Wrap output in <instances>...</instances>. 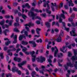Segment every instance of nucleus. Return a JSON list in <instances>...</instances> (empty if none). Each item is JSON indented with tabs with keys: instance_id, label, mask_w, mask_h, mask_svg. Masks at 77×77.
Here are the masks:
<instances>
[{
	"instance_id": "nucleus-1",
	"label": "nucleus",
	"mask_w": 77,
	"mask_h": 77,
	"mask_svg": "<svg viewBox=\"0 0 77 77\" xmlns=\"http://www.w3.org/2000/svg\"><path fill=\"white\" fill-rule=\"evenodd\" d=\"M37 15V14H35L33 12H32L31 13V16L32 17V20H35V19H38L40 20H41V18L39 16H36L35 17V16Z\"/></svg>"
},
{
	"instance_id": "nucleus-2",
	"label": "nucleus",
	"mask_w": 77,
	"mask_h": 77,
	"mask_svg": "<svg viewBox=\"0 0 77 77\" xmlns=\"http://www.w3.org/2000/svg\"><path fill=\"white\" fill-rule=\"evenodd\" d=\"M64 67L66 70H67L68 68V66H70L71 68L73 67V64L71 63V62H68L66 63V65H65L64 66Z\"/></svg>"
},
{
	"instance_id": "nucleus-3",
	"label": "nucleus",
	"mask_w": 77,
	"mask_h": 77,
	"mask_svg": "<svg viewBox=\"0 0 77 77\" xmlns=\"http://www.w3.org/2000/svg\"><path fill=\"white\" fill-rule=\"evenodd\" d=\"M30 53L32 57V60L33 62H34L35 61V58H36V55H34L35 53V51H30Z\"/></svg>"
},
{
	"instance_id": "nucleus-4",
	"label": "nucleus",
	"mask_w": 77,
	"mask_h": 77,
	"mask_svg": "<svg viewBox=\"0 0 77 77\" xmlns=\"http://www.w3.org/2000/svg\"><path fill=\"white\" fill-rule=\"evenodd\" d=\"M36 59L38 62H39L40 63H42L43 62H45V58L42 57V56H41L40 57V58H37Z\"/></svg>"
},
{
	"instance_id": "nucleus-5",
	"label": "nucleus",
	"mask_w": 77,
	"mask_h": 77,
	"mask_svg": "<svg viewBox=\"0 0 77 77\" xmlns=\"http://www.w3.org/2000/svg\"><path fill=\"white\" fill-rule=\"evenodd\" d=\"M73 52L74 56L72 57L71 59L72 60H77V52L75 50Z\"/></svg>"
},
{
	"instance_id": "nucleus-6",
	"label": "nucleus",
	"mask_w": 77,
	"mask_h": 77,
	"mask_svg": "<svg viewBox=\"0 0 77 77\" xmlns=\"http://www.w3.org/2000/svg\"><path fill=\"white\" fill-rule=\"evenodd\" d=\"M75 30H72L71 31H70V33L71 36H77V35H76L75 33Z\"/></svg>"
},
{
	"instance_id": "nucleus-7",
	"label": "nucleus",
	"mask_w": 77,
	"mask_h": 77,
	"mask_svg": "<svg viewBox=\"0 0 77 77\" xmlns=\"http://www.w3.org/2000/svg\"><path fill=\"white\" fill-rule=\"evenodd\" d=\"M24 38L25 39H26V36L24 34H23L22 35H20L19 39L20 41H22L23 39V38Z\"/></svg>"
},
{
	"instance_id": "nucleus-8",
	"label": "nucleus",
	"mask_w": 77,
	"mask_h": 77,
	"mask_svg": "<svg viewBox=\"0 0 77 77\" xmlns=\"http://www.w3.org/2000/svg\"><path fill=\"white\" fill-rule=\"evenodd\" d=\"M14 61H17L18 62H20L21 60V58H18L17 57H15L14 58Z\"/></svg>"
},
{
	"instance_id": "nucleus-9",
	"label": "nucleus",
	"mask_w": 77,
	"mask_h": 77,
	"mask_svg": "<svg viewBox=\"0 0 77 77\" xmlns=\"http://www.w3.org/2000/svg\"><path fill=\"white\" fill-rule=\"evenodd\" d=\"M29 44H32L33 45V47H36V46L37 45L36 44L35 42L34 41H29Z\"/></svg>"
},
{
	"instance_id": "nucleus-10",
	"label": "nucleus",
	"mask_w": 77,
	"mask_h": 77,
	"mask_svg": "<svg viewBox=\"0 0 77 77\" xmlns=\"http://www.w3.org/2000/svg\"><path fill=\"white\" fill-rule=\"evenodd\" d=\"M55 48L56 49V50L55 51V52L54 53V56L55 57H57V54L58 53V49L56 46L55 47Z\"/></svg>"
},
{
	"instance_id": "nucleus-11",
	"label": "nucleus",
	"mask_w": 77,
	"mask_h": 77,
	"mask_svg": "<svg viewBox=\"0 0 77 77\" xmlns=\"http://www.w3.org/2000/svg\"><path fill=\"white\" fill-rule=\"evenodd\" d=\"M13 21H14L13 20H10L9 22V20H7L6 21V23H9L8 24H9V25L11 26H12V23Z\"/></svg>"
},
{
	"instance_id": "nucleus-12",
	"label": "nucleus",
	"mask_w": 77,
	"mask_h": 77,
	"mask_svg": "<svg viewBox=\"0 0 77 77\" xmlns=\"http://www.w3.org/2000/svg\"><path fill=\"white\" fill-rule=\"evenodd\" d=\"M25 26H28L29 27H30V26H34V24L33 23H31L30 22L28 24H26L25 25Z\"/></svg>"
},
{
	"instance_id": "nucleus-13",
	"label": "nucleus",
	"mask_w": 77,
	"mask_h": 77,
	"mask_svg": "<svg viewBox=\"0 0 77 77\" xmlns=\"http://www.w3.org/2000/svg\"><path fill=\"white\" fill-rule=\"evenodd\" d=\"M47 5V6H48L47 8L50 9V5H49V4H48V3H44V4L43 5L44 7H45H45H46Z\"/></svg>"
},
{
	"instance_id": "nucleus-14",
	"label": "nucleus",
	"mask_w": 77,
	"mask_h": 77,
	"mask_svg": "<svg viewBox=\"0 0 77 77\" xmlns=\"http://www.w3.org/2000/svg\"><path fill=\"white\" fill-rule=\"evenodd\" d=\"M46 26L48 28H50V23L48 22H46L45 23Z\"/></svg>"
},
{
	"instance_id": "nucleus-15",
	"label": "nucleus",
	"mask_w": 77,
	"mask_h": 77,
	"mask_svg": "<svg viewBox=\"0 0 77 77\" xmlns=\"http://www.w3.org/2000/svg\"><path fill=\"white\" fill-rule=\"evenodd\" d=\"M48 62L49 63V65L51 66L52 67L53 66V64H51V63L52 62V61H51V59H48Z\"/></svg>"
},
{
	"instance_id": "nucleus-16",
	"label": "nucleus",
	"mask_w": 77,
	"mask_h": 77,
	"mask_svg": "<svg viewBox=\"0 0 77 77\" xmlns=\"http://www.w3.org/2000/svg\"><path fill=\"white\" fill-rule=\"evenodd\" d=\"M72 1H68V3L69 4V6H71V5L72 6H73L74 5L73 3H72Z\"/></svg>"
},
{
	"instance_id": "nucleus-17",
	"label": "nucleus",
	"mask_w": 77,
	"mask_h": 77,
	"mask_svg": "<svg viewBox=\"0 0 77 77\" xmlns=\"http://www.w3.org/2000/svg\"><path fill=\"white\" fill-rule=\"evenodd\" d=\"M36 33L38 35H39V31H41V29L37 28L36 29Z\"/></svg>"
},
{
	"instance_id": "nucleus-18",
	"label": "nucleus",
	"mask_w": 77,
	"mask_h": 77,
	"mask_svg": "<svg viewBox=\"0 0 77 77\" xmlns=\"http://www.w3.org/2000/svg\"><path fill=\"white\" fill-rule=\"evenodd\" d=\"M17 68L15 66H14V68H12V71L13 72H15L16 70L17 69Z\"/></svg>"
},
{
	"instance_id": "nucleus-19",
	"label": "nucleus",
	"mask_w": 77,
	"mask_h": 77,
	"mask_svg": "<svg viewBox=\"0 0 77 77\" xmlns=\"http://www.w3.org/2000/svg\"><path fill=\"white\" fill-rule=\"evenodd\" d=\"M16 72L18 73L19 75H21V71L20 70H18V68L16 70Z\"/></svg>"
},
{
	"instance_id": "nucleus-20",
	"label": "nucleus",
	"mask_w": 77,
	"mask_h": 77,
	"mask_svg": "<svg viewBox=\"0 0 77 77\" xmlns=\"http://www.w3.org/2000/svg\"><path fill=\"white\" fill-rule=\"evenodd\" d=\"M48 9H49L47 8L45 9L46 12L49 14H51V11H49Z\"/></svg>"
},
{
	"instance_id": "nucleus-21",
	"label": "nucleus",
	"mask_w": 77,
	"mask_h": 77,
	"mask_svg": "<svg viewBox=\"0 0 77 77\" xmlns=\"http://www.w3.org/2000/svg\"><path fill=\"white\" fill-rule=\"evenodd\" d=\"M21 44L23 45H27V44H28V42H24V41H22Z\"/></svg>"
},
{
	"instance_id": "nucleus-22",
	"label": "nucleus",
	"mask_w": 77,
	"mask_h": 77,
	"mask_svg": "<svg viewBox=\"0 0 77 77\" xmlns=\"http://www.w3.org/2000/svg\"><path fill=\"white\" fill-rule=\"evenodd\" d=\"M51 15V16H52L53 19H49V22H51V21L52 20H54V17H55V15Z\"/></svg>"
},
{
	"instance_id": "nucleus-23",
	"label": "nucleus",
	"mask_w": 77,
	"mask_h": 77,
	"mask_svg": "<svg viewBox=\"0 0 77 77\" xmlns=\"http://www.w3.org/2000/svg\"><path fill=\"white\" fill-rule=\"evenodd\" d=\"M61 41V38H60V36L59 35V37L57 39V42H60Z\"/></svg>"
},
{
	"instance_id": "nucleus-24",
	"label": "nucleus",
	"mask_w": 77,
	"mask_h": 77,
	"mask_svg": "<svg viewBox=\"0 0 77 77\" xmlns=\"http://www.w3.org/2000/svg\"><path fill=\"white\" fill-rule=\"evenodd\" d=\"M21 16L22 18H23L24 19V20H26V18H27V16L24 14H22Z\"/></svg>"
},
{
	"instance_id": "nucleus-25",
	"label": "nucleus",
	"mask_w": 77,
	"mask_h": 77,
	"mask_svg": "<svg viewBox=\"0 0 77 77\" xmlns=\"http://www.w3.org/2000/svg\"><path fill=\"white\" fill-rule=\"evenodd\" d=\"M25 6L29 9L30 8V6L29 5V4L28 3H26L25 4Z\"/></svg>"
},
{
	"instance_id": "nucleus-26",
	"label": "nucleus",
	"mask_w": 77,
	"mask_h": 77,
	"mask_svg": "<svg viewBox=\"0 0 77 77\" xmlns=\"http://www.w3.org/2000/svg\"><path fill=\"white\" fill-rule=\"evenodd\" d=\"M61 17L63 18V19H65V15L64 14H60V18Z\"/></svg>"
},
{
	"instance_id": "nucleus-27",
	"label": "nucleus",
	"mask_w": 77,
	"mask_h": 77,
	"mask_svg": "<svg viewBox=\"0 0 77 77\" xmlns=\"http://www.w3.org/2000/svg\"><path fill=\"white\" fill-rule=\"evenodd\" d=\"M65 47L63 46V49H62V48H60V51H62L63 53H64L65 52L63 51L65 50Z\"/></svg>"
},
{
	"instance_id": "nucleus-28",
	"label": "nucleus",
	"mask_w": 77,
	"mask_h": 77,
	"mask_svg": "<svg viewBox=\"0 0 77 77\" xmlns=\"http://www.w3.org/2000/svg\"><path fill=\"white\" fill-rule=\"evenodd\" d=\"M36 73V72L35 71H33L31 73V75H32V77H33L34 75H35Z\"/></svg>"
},
{
	"instance_id": "nucleus-29",
	"label": "nucleus",
	"mask_w": 77,
	"mask_h": 77,
	"mask_svg": "<svg viewBox=\"0 0 77 77\" xmlns=\"http://www.w3.org/2000/svg\"><path fill=\"white\" fill-rule=\"evenodd\" d=\"M75 64H74V66L75 68V69H77V61H75Z\"/></svg>"
},
{
	"instance_id": "nucleus-30",
	"label": "nucleus",
	"mask_w": 77,
	"mask_h": 77,
	"mask_svg": "<svg viewBox=\"0 0 77 77\" xmlns=\"http://www.w3.org/2000/svg\"><path fill=\"white\" fill-rule=\"evenodd\" d=\"M37 42H38V43L39 42H40V43H41L42 42V39H40L39 40H36Z\"/></svg>"
},
{
	"instance_id": "nucleus-31",
	"label": "nucleus",
	"mask_w": 77,
	"mask_h": 77,
	"mask_svg": "<svg viewBox=\"0 0 77 77\" xmlns=\"http://www.w3.org/2000/svg\"><path fill=\"white\" fill-rule=\"evenodd\" d=\"M27 63V61H23L22 63V65H26V63Z\"/></svg>"
},
{
	"instance_id": "nucleus-32",
	"label": "nucleus",
	"mask_w": 77,
	"mask_h": 77,
	"mask_svg": "<svg viewBox=\"0 0 77 77\" xmlns=\"http://www.w3.org/2000/svg\"><path fill=\"white\" fill-rule=\"evenodd\" d=\"M20 25L19 24V23L18 22H17V23H15L13 25L14 26H19Z\"/></svg>"
},
{
	"instance_id": "nucleus-33",
	"label": "nucleus",
	"mask_w": 77,
	"mask_h": 77,
	"mask_svg": "<svg viewBox=\"0 0 77 77\" xmlns=\"http://www.w3.org/2000/svg\"><path fill=\"white\" fill-rule=\"evenodd\" d=\"M9 44H11V41H8L5 43V44L6 45H8Z\"/></svg>"
},
{
	"instance_id": "nucleus-34",
	"label": "nucleus",
	"mask_w": 77,
	"mask_h": 77,
	"mask_svg": "<svg viewBox=\"0 0 77 77\" xmlns=\"http://www.w3.org/2000/svg\"><path fill=\"white\" fill-rule=\"evenodd\" d=\"M0 57H1V59H3V53H0Z\"/></svg>"
},
{
	"instance_id": "nucleus-35",
	"label": "nucleus",
	"mask_w": 77,
	"mask_h": 77,
	"mask_svg": "<svg viewBox=\"0 0 77 77\" xmlns=\"http://www.w3.org/2000/svg\"><path fill=\"white\" fill-rule=\"evenodd\" d=\"M63 31L62 30H61L60 32V35L59 36H63Z\"/></svg>"
},
{
	"instance_id": "nucleus-36",
	"label": "nucleus",
	"mask_w": 77,
	"mask_h": 77,
	"mask_svg": "<svg viewBox=\"0 0 77 77\" xmlns=\"http://www.w3.org/2000/svg\"><path fill=\"white\" fill-rule=\"evenodd\" d=\"M28 67L29 69V70H30L32 71H33V69H31V68H30V65L29 64L28 65Z\"/></svg>"
},
{
	"instance_id": "nucleus-37",
	"label": "nucleus",
	"mask_w": 77,
	"mask_h": 77,
	"mask_svg": "<svg viewBox=\"0 0 77 77\" xmlns=\"http://www.w3.org/2000/svg\"><path fill=\"white\" fill-rule=\"evenodd\" d=\"M58 70L61 73H63V71L62 70V69L60 68L58 69Z\"/></svg>"
},
{
	"instance_id": "nucleus-38",
	"label": "nucleus",
	"mask_w": 77,
	"mask_h": 77,
	"mask_svg": "<svg viewBox=\"0 0 77 77\" xmlns=\"http://www.w3.org/2000/svg\"><path fill=\"white\" fill-rule=\"evenodd\" d=\"M14 32H20V31H19L18 29L16 28H15L14 29Z\"/></svg>"
},
{
	"instance_id": "nucleus-39",
	"label": "nucleus",
	"mask_w": 77,
	"mask_h": 77,
	"mask_svg": "<svg viewBox=\"0 0 77 77\" xmlns=\"http://www.w3.org/2000/svg\"><path fill=\"white\" fill-rule=\"evenodd\" d=\"M53 70H52V69L50 68L49 69V70H48V72H49V73L51 74V72H52Z\"/></svg>"
},
{
	"instance_id": "nucleus-40",
	"label": "nucleus",
	"mask_w": 77,
	"mask_h": 77,
	"mask_svg": "<svg viewBox=\"0 0 77 77\" xmlns=\"http://www.w3.org/2000/svg\"><path fill=\"white\" fill-rule=\"evenodd\" d=\"M4 24H5V20L2 21L0 23V24L1 25V26H3Z\"/></svg>"
},
{
	"instance_id": "nucleus-41",
	"label": "nucleus",
	"mask_w": 77,
	"mask_h": 77,
	"mask_svg": "<svg viewBox=\"0 0 77 77\" xmlns=\"http://www.w3.org/2000/svg\"><path fill=\"white\" fill-rule=\"evenodd\" d=\"M37 24H41V22L39 20H37L35 22Z\"/></svg>"
},
{
	"instance_id": "nucleus-42",
	"label": "nucleus",
	"mask_w": 77,
	"mask_h": 77,
	"mask_svg": "<svg viewBox=\"0 0 77 77\" xmlns=\"http://www.w3.org/2000/svg\"><path fill=\"white\" fill-rule=\"evenodd\" d=\"M6 77H11L12 76V74L11 73H9L8 75H6Z\"/></svg>"
},
{
	"instance_id": "nucleus-43",
	"label": "nucleus",
	"mask_w": 77,
	"mask_h": 77,
	"mask_svg": "<svg viewBox=\"0 0 77 77\" xmlns=\"http://www.w3.org/2000/svg\"><path fill=\"white\" fill-rule=\"evenodd\" d=\"M24 49H22V51H23V52H25L26 51V50H27V48H26L25 47H24Z\"/></svg>"
},
{
	"instance_id": "nucleus-44",
	"label": "nucleus",
	"mask_w": 77,
	"mask_h": 77,
	"mask_svg": "<svg viewBox=\"0 0 77 77\" xmlns=\"http://www.w3.org/2000/svg\"><path fill=\"white\" fill-rule=\"evenodd\" d=\"M5 18H6L9 19L10 18V16H9V15H6L5 16Z\"/></svg>"
},
{
	"instance_id": "nucleus-45",
	"label": "nucleus",
	"mask_w": 77,
	"mask_h": 77,
	"mask_svg": "<svg viewBox=\"0 0 77 77\" xmlns=\"http://www.w3.org/2000/svg\"><path fill=\"white\" fill-rule=\"evenodd\" d=\"M71 24L72 26L73 27H75V24L74 23L72 22L71 23Z\"/></svg>"
},
{
	"instance_id": "nucleus-46",
	"label": "nucleus",
	"mask_w": 77,
	"mask_h": 77,
	"mask_svg": "<svg viewBox=\"0 0 77 77\" xmlns=\"http://www.w3.org/2000/svg\"><path fill=\"white\" fill-rule=\"evenodd\" d=\"M25 28L26 29V30L27 31H29V32H30V30L29 29V28L27 27V26H25Z\"/></svg>"
},
{
	"instance_id": "nucleus-47",
	"label": "nucleus",
	"mask_w": 77,
	"mask_h": 77,
	"mask_svg": "<svg viewBox=\"0 0 77 77\" xmlns=\"http://www.w3.org/2000/svg\"><path fill=\"white\" fill-rule=\"evenodd\" d=\"M18 65L19 66L20 68H21V67H22V66H23V65H22V63H18Z\"/></svg>"
},
{
	"instance_id": "nucleus-48",
	"label": "nucleus",
	"mask_w": 77,
	"mask_h": 77,
	"mask_svg": "<svg viewBox=\"0 0 77 77\" xmlns=\"http://www.w3.org/2000/svg\"><path fill=\"white\" fill-rule=\"evenodd\" d=\"M28 33L26 31L24 32V34L26 35V36H28V35H27Z\"/></svg>"
},
{
	"instance_id": "nucleus-49",
	"label": "nucleus",
	"mask_w": 77,
	"mask_h": 77,
	"mask_svg": "<svg viewBox=\"0 0 77 77\" xmlns=\"http://www.w3.org/2000/svg\"><path fill=\"white\" fill-rule=\"evenodd\" d=\"M65 30H66L67 31V32H69V29L68 28H66V27H64Z\"/></svg>"
},
{
	"instance_id": "nucleus-50",
	"label": "nucleus",
	"mask_w": 77,
	"mask_h": 77,
	"mask_svg": "<svg viewBox=\"0 0 77 77\" xmlns=\"http://www.w3.org/2000/svg\"><path fill=\"white\" fill-rule=\"evenodd\" d=\"M25 71H26V75H29V71L27 70V69H26Z\"/></svg>"
},
{
	"instance_id": "nucleus-51",
	"label": "nucleus",
	"mask_w": 77,
	"mask_h": 77,
	"mask_svg": "<svg viewBox=\"0 0 77 77\" xmlns=\"http://www.w3.org/2000/svg\"><path fill=\"white\" fill-rule=\"evenodd\" d=\"M67 72L68 73H67L66 75H69V74H70V73H71V72H70V70H67Z\"/></svg>"
},
{
	"instance_id": "nucleus-52",
	"label": "nucleus",
	"mask_w": 77,
	"mask_h": 77,
	"mask_svg": "<svg viewBox=\"0 0 77 77\" xmlns=\"http://www.w3.org/2000/svg\"><path fill=\"white\" fill-rule=\"evenodd\" d=\"M71 17L72 18H74V17H75V14H72V15L71 16Z\"/></svg>"
},
{
	"instance_id": "nucleus-53",
	"label": "nucleus",
	"mask_w": 77,
	"mask_h": 77,
	"mask_svg": "<svg viewBox=\"0 0 77 77\" xmlns=\"http://www.w3.org/2000/svg\"><path fill=\"white\" fill-rule=\"evenodd\" d=\"M73 21V20L72 18H69V22H72Z\"/></svg>"
},
{
	"instance_id": "nucleus-54",
	"label": "nucleus",
	"mask_w": 77,
	"mask_h": 77,
	"mask_svg": "<svg viewBox=\"0 0 77 77\" xmlns=\"http://www.w3.org/2000/svg\"><path fill=\"white\" fill-rule=\"evenodd\" d=\"M34 11H35V12H37L38 13H39V10H38L37 9H35L34 10Z\"/></svg>"
},
{
	"instance_id": "nucleus-55",
	"label": "nucleus",
	"mask_w": 77,
	"mask_h": 77,
	"mask_svg": "<svg viewBox=\"0 0 77 77\" xmlns=\"http://www.w3.org/2000/svg\"><path fill=\"white\" fill-rule=\"evenodd\" d=\"M64 8L66 9H68V7L66 5H65L64 6Z\"/></svg>"
},
{
	"instance_id": "nucleus-56",
	"label": "nucleus",
	"mask_w": 77,
	"mask_h": 77,
	"mask_svg": "<svg viewBox=\"0 0 77 77\" xmlns=\"http://www.w3.org/2000/svg\"><path fill=\"white\" fill-rule=\"evenodd\" d=\"M63 2H61L60 3V8H61L63 6Z\"/></svg>"
},
{
	"instance_id": "nucleus-57",
	"label": "nucleus",
	"mask_w": 77,
	"mask_h": 77,
	"mask_svg": "<svg viewBox=\"0 0 77 77\" xmlns=\"http://www.w3.org/2000/svg\"><path fill=\"white\" fill-rule=\"evenodd\" d=\"M44 71V70H40L39 71L40 73H41L43 75H44V71Z\"/></svg>"
},
{
	"instance_id": "nucleus-58",
	"label": "nucleus",
	"mask_w": 77,
	"mask_h": 77,
	"mask_svg": "<svg viewBox=\"0 0 77 77\" xmlns=\"http://www.w3.org/2000/svg\"><path fill=\"white\" fill-rule=\"evenodd\" d=\"M51 8L52 9V11L53 12H54L55 10H54V7L53 6H51Z\"/></svg>"
},
{
	"instance_id": "nucleus-59",
	"label": "nucleus",
	"mask_w": 77,
	"mask_h": 77,
	"mask_svg": "<svg viewBox=\"0 0 77 77\" xmlns=\"http://www.w3.org/2000/svg\"><path fill=\"white\" fill-rule=\"evenodd\" d=\"M35 1H36V0H35V1H34V2H33L32 3V6H35L36 5H35Z\"/></svg>"
},
{
	"instance_id": "nucleus-60",
	"label": "nucleus",
	"mask_w": 77,
	"mask_h": 77,
	"mask_svg": "<svg viewBox=\"0 0 77 77\" xmlns=\"http://www.w3.org/2000/svg\"><path fill=\"white\" fill-rule=\"evenodd\" d=\"M57 62H58V63H61V62H62V60H58Z\"/></svg>"
},
{
	"instance_id": "nucleus-61",
	"label": "nucleus",
	"mask_w": 77,
	"mask_h": 77,
	"mask_svg": "<svg viewBox=\"0 0 77 77\" xmlns=\"http://www.w3.org/2000/svg\"><path fill=\"white\" fill-rule=\"evenodd\" d=\"M71 55H72V54H71V52H69L68 53V56L69 57L70 56H71Z\"/></svg>"
},
{
	"instance_id": "nucleus-62",
	"label": "nucleus",
	"mask_w": 77,
	"mask_h": 77,
	"mask_svg": "<svg viewBox=\"0 0 77 77\" xmlns=\"http://www.w3.org/2000/svg\"><path fill=\"white\" fill-rule=\"evenodd\" d=\"M14 40L13 42V43L14 44H15L17 42V39H14Z\"/></svg>"
},
{
	"instance_id": "nucleus-63",
	"label": "nucleus",
	"mask_w": 77,
	"mask_h": 77,
	"mask_svg": "<svg viewBox=\"0 0 77 77\" xmlns=\"http://www.w3.org/2000/svg\"><path fill=\"white\" fill-rule=\"evenodd\" d=\"M73 10H74V11H76V12H77V8H76L75 7H74L73 8Z\"/></svg>"
},
{
	"instance_id": "nucleus-64",
	"label": "nucleus",
	"mask_w": 77,
	"mask_h": 77,
	"mask_svg": "<svg viewBox=\"0 0 77 77\" xmlns=\"http://www.w3.org/2000/svg\"><path fill=\"white\" fill-rule=\"evenodd\" d=\"M17 5L18 3H17V2H15L13 4V5L14 6H17Z\"/></svg>"
}]
</instances>
